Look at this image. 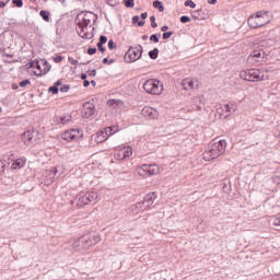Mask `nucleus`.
<instances>
[{
  "mask_svg": "<svg viewBox=\"0 0 280 280\" xmlns=\"http://www.w3.org/2000/svg\"><path fill=\"white\" fill-rule=\"evenodd\" d=\"M97 21V15L91 11L85 13H80L77 16V32L81 38H85L86 40H91L95 34L93 33L95 27H93L92 23Z\"/></svg>",
  "mask_w": 280,
  "mask_h": 280,
  "instance_id": "f257e3e1",
  "label": "nucleus"
},
{
  "mask_svg": "<svg viewBox=\"0 0 280 280\" xmlns=\"http://www.w3.org/2000/svg\"><path fill=\"white\" fill-rule=\"evenodd\" d=\"M241 80L246 82H264L270 79V72L266 68H252L240 72Z\"/></svg>",
  "mask_w": 280,
  "mask_h": 280,
  "instance_id": "f03ea898",
  "label": "nucleus"
},
{
  "mask_svg": "<svg viewBox=\"0 0 280 280\" xmlns=\"http://www.w3.org/2000/svg\"><path fill=\"white\" fill-rule=\"evenodd\" d=\"M226 152V140L214 139L208 149L203 152L205 161H213V159H219Z\"/></svg>",
  "mask_w": 280,
  "mask_h": 280,
  "instance_id": "7ed1b4c3",
  "label": "nucleus"
},
{
  "mask_svg": "<svg viewBox=\"0 0 280 280\" xmlns=\"http://www.w3.org/2000/svg\"><path fill=\"white\" fill-rule=\"evenodd\" d=\"M247 23L252 30H259V27L270 23V15L268 11H258L255 15L248 18Z\"/></svg>",
  "mask_w": 280,
  "mask_h": 280,
  "instance_id": "20e7f679",
  "label": "nucleus"
},
{
  "mask_svg": "<svg viewBox=\"0 0 280 280\" xmlns=\"http://www.w3.org/2000/svg\"><path fill=\"white\" fill-rule=\"evenodd\" d=\"M143 90L149 95H161L163 93V83L156 79H149L144 82Z\"/></svg>",
  "mask_w": 280,
  "mask_h": 280,
  "instance_id": "39448f33",
  "label": "nucleus"
},
{
  "mask_svg": "<svg viewBox=\"0 0 280 280\" xmlns=\"http://www.w3.org/2000/svg\"><path fill=\"white\" fill-rule=\"evenodd\" d=\"M161 172V168L156 164H143L136 168V174L142 176V178H148V176H156Z\"/></svg>",
  "mask_w": 280,
  "mask_h": 280,
  "instance_id": "423d86ee",
  "label": "nucleus"
},
{
  "mask_svg": "<svg viewBox=\"0 0 280 280\" xmlns=\"http://www.w3.org/2000/svg\"><path fill=\"white\" fill-rule=\"evenodd\" d=\"M142 54H143L142 45L130 47L125 55V60H128V62H137V60L141 59Z\"/></svg>",
  "mask_w": 280,
  "mask_h": 280,
  "instance_id": "0eeeda50",
  "label": "nucleus"
},
{
  "mask_svg": "<svg viewBox=\"0 0 280 280\" xmlns=\"http://www.w3.org/2000/svg\"><path fill=\"white\" fill-rule=\"evenodd\" d=\"M267 55L266 51L262 49H257L250 52V55L247 57V62L249 65H259L260 62H266Z\"/></svg>",
  "mask_w": 280,
  "mask_h": 280,
  "instance_id": "6e6552de",
  "label": "nucleus"
},
{
  "mask_svg": "<svg viewBox=\"0 0 280 280\" xmlns=\"http://www.w3.org/2000/svg\"><path fill=\"white\" fill-rule=\"evenodd\" d=\"M97 198L98 196L95 191L82 192L79 195L78 205L80 207H84L86 205H91V202H97Z\"/></svg>",
  "mask_w": 280,
  "mask_h": 280,
  "instance_id": "1a4fd4ad",
  "label": "nucleus"
},
{
  "mask_svg": "<svg viewBox=\"0 0 280 280\" xmlns=\"http://www.w3.org/2000/svg\"><path fill=\"white\" fill-rule=\"evenodd\" d=\"M31 67H34V69H36L34 71L35 75H45V73H48V71H50L51 69V66L45 59L32 62Z\"/></svg>",
  "mask_w": 280,
  "mask_h": 280,
  "instance_id": "9d476101",
  "label": "nucleus"
},
{
  "mask_svg": "<svg viewBox=\"0 0 280 280\" xmlns=\"http://www.w3.org/2000/svg\"><path fill=\"white\" fill-rule=\"evenodd\" d=\"M132 155V147H124L115 155L116 161H126Z\"/></svg>",
  "mask_w": 280,
  "mask_h": 280,
  "instance_id": "9b49d317",
  "label": "nucleus"
},
{
  "mask_svg": "<svg viewBox=\"0 0 280 280\" xmlns=\"http://www.w3.org/2000/svg\"><path fill=\"white\" fill-rule=\"evenodd\" d=\"M182 86L185 91H194V89H200V82L187 78L182 81Z\"/></svg>",
  "mask_w": 280,
  "mask_h": 280,
  "instance_id": "f8f14e48",
  "label": "nucleus"
},
{
  "mask_svg": "<svg viewBox=\"0 0 280 280\" xmlns=\"http://www.w3.org/2000/svg\"><path fill=\"white\" fill-rule=\"evenodd\" d=\"M143 117H149V119H159V112L150 106H145L141 110Z\"/></svg>",
  "mask_w": 280,
  "mask_h": 280,
  "instance_id": "ddd939ff",
  "label": "nucleus"
},
{
  "mask_svg": "<svg viewBox=\"0 0 280 280\" xmlns=\"http://www.w3.org/2000/svg\"><path fill=\"white\" fill-rule=\"evenodd\" d=\"M94 114H95V105H93V103L88 102L83 104L82 115L85 119H89V117H93Z\"/></svg>",
  "mask_w": 280,
  "mask_h": 280,
  "instance_id": "4468645a",
  "label": "nucleus"
},
{
  "mask_svg": "<svg viewBox=\"0 0 280 280\" xmlns=\"http://www.w3.org/2000/svg\"><path fill=\"white\" fill-rule=\"evenodd\" d=\"M132 213H143V211L150 210L147 208L144 201H140L130 207Z\"/></svg>",
  "mask_w": 280,
  "mask_h": 280,
  "instance_id": "2eb2a0df",
  "label": "nucleus"
},
{
  "mask_svg": "<svg viewBox=\"0 0 280 280\" xmlns=\"http://www.w3.org/2000/svg\"><path fill=\"white\" fill-rule=\"evenodd\" d=\"M72 248L77 253H82V250H88L86 245L84 244V241H82V236L73 242Z\"/></svg>",
  "mask_w": 280,
  "mask_h": 280,
  "instance_id": "dca6fc26",
  "label": "nucleus"
},
{
  "mask_svg": "<svg viewBox=\"0 0 280 280\" xmlns=\"http://www.w3.org/2000/svg\"><path fill=\"white\" fill-rule=\"evenodd\" d=\"M154 200H156V194L149 192L148 195H145V197L142 200V202H144L147 208L150 209V207H152V205H154Z\"/></svg>",
  "mask_w": 280,
  "mask_h": 280,
  "instance_id": "f3484780",
  "label": "nucleus"
},
{
  "mask_svg": "<svg viewBox=\"0 0 280 280\" xmlns=\"http://www.w3.org/2000/svg\"><path fill=\"white\" fill-rule=\"evenodd\" d=\"M57 174H58V168L57 167L50 168L49 174L46 175V184L51 185V183H54L56 180V175Z\"/></svg>",
  "mask_w": 280,
  "mask_h": 280,
  "instance_id": "a211bd4d",
  "label": "nucleus"
},
{
  "mask_svg": "<svg viewBox=\"0 0 280 280\" xmlns=\"http://www.w3.org/2000/svg\"><path fill=\"white\" fill-rule=\"evenodd\" d=\"M9 159L10 158L8 155L0 156V174H3V172H5V167L10 165Z\"/></svg>",
  "mask_w": 280,
  "mask_h": 280,
  "instance_id": "6ab92c4d",
  "label": "nucleus"
},
{
  "mask_svg": "<svg viewBox=\"0 0 280 280\" xmlns=\"http://www.w3.org/2000/svg\"><path fill=\"white\" fill-rule=\"evenodd\" d=\"M61 139H63L65 141H73V139H75V129L63 132Z\"/></svg>",
  "mask_w": 280,
  "mask_h": 280,
  "instance_id": "aec40b11",
  "label": "nucleus"
},
{
  "mask_svg": "<svg viewBox=\"0 0 280 280\" xmlns=\"http://www.w3.org/2000/svg\"><path fill=\"white\" fill-rule=\"evenodd\" d=\"M32 139H34V133L32 131H26L22 136V141L25 145H30V143H32Z\"/></svg>",
  "mask_w": 280,
  "mask_h": 280,
  "instance_id": "412c9836",
  "label": "nucleus"
},
{
  "mask_svg": "<svg viewBox=\"0 0 280 280\" xmlns=\"http://www.w3.org/2000/svg\"><path fill=\"white\" fill-rule=\"evenodd\" d=\"M106 139H108L105 133L103 132V130L98 131L95 136H94V141L96 143H104V141H106Z\"/></svg>",
  "mask_w": 280,
  "mask_h": 280,
  "instance_id": "4be33fe9",
  "label": "nucleus"
},
{
  "mask_svg": "<svg viewBox=\"0 0 280 280\" xmlns=\"http://www.w3.org/2000/svg\"><path fill=\"white\" fill-rule=\"evenodd\" d=\"M221 110L223 113V117H230L232 110H233V105L225 104L221 106Z\"/></svg>",
  "mask_w": 280,
  "mask_h": 280,
  "instance_id": "5701e85b",
  "label": "nucleus"
},
{
  "mask_svg": "<svg viewBox=\"0 0 280 280\" xmlns=\"http://www.w3.org/2000/svg\"><path fill=\"white\" fill-rule=\"evenodd\" d=\"M107 106H112V108H119V106H124V102L120 100H108Z\"/></svg>",
  "mask_w": 280,
  "mask_h": 280,
  "instance_id": "b1692460",
  "label": "nucleus"
},
{
  "mask_svg": "<svg viewBox=\"0 0 280 280\" xmlns=\"http://www.w3.org/2000/svg\"><path fill=\"white\" fill-rule=\"evenodd\" d=\"M24 166H25V160L23 159H16L12 164L13 170H21V167H24Z\"/></svg>",
  "mask_w": 280,
  "mask_h": 280,
  "instance_id": "393cba45",
  "label": "nucleus"
},
{
  "mask_svg": "<svg viewBox=\"0 0 280 280\" xmlns=\"http://www.w3.org/2000/svg\"><path fill=\"white\" fill-rule=\"evenodd\" d=\"M89 238L92 246H95V244H100V242H102V236H100V234L89 235Z\"/></svg>",
  "mask_w": 280,
  "mask_h": 280,
  "instance_id": "a878e982",
  "label": "nucleus"
},
{
  "mask_svg": "<svg viewBox=\"0 0 280 280\" xmlns=\"http://www.w3.org/2000/svg\"><path fill=\"white\" fill-rule=\"evenodd\" d=\"M269 223L271 224V226H276V229L280 231V217H271Z\"/></svg>",
  "mask_w": 280,
  "mask_h": 280,
  "instance_id": "bb28decb",
  "label": "nucleus"
},
{
  "mask_svg": "<svg viewBox=\"0 0 280 280\" xmlns=\"http://www.w3.org/2000/svg\"><path fill=\"white\" fill-rule=\"evenodd\" d=\"M71 121V116L70 115H63L57 118V124H69Z\"/></svg>",
  "mask_w": 280,
  "mask_h": 280,
  "instance_id": "cd10ccee",
  "label": "nucleus"
},
{
  "mask_svg": "<svg viewBox=\"0 0 280 280\" xmlns=\"http://www.w3.org/2000/svg\"><path fill=\"white\" fill-rule=\"evenodd\" d=\"M81 240L83 241V244H85V248H91V246H93V243H91V238L89 237V235H83L81 236Z\"/></svg>",
  "mask_w": 280,
  "mask_h": 280,
  "instance_id": "c85d7f7f",
  "label": "nucleus"
},
{
  "mask_svg": "<svg viewBox=\"0 0 280 280\" xmlns=\"http://www.w3.org/2000/svg\"><path fill=\"white\" fill-rule=\"evenodd\" d=\"M153 8H155L156 10H159V12H163L165 10V7H163V2L160 0H155L153 2Z\"/></svg>",
  "mask_w": 280,
  "mask_h": 280,
  "instance_id": "c756f323",
  "label": "nucleus"
},
{
  "mask_svg": "<svg viewBox=\"0 0 280 280\" xmlns=\"http://www.w3.org/2000/svg\"><path fill=\"white\" fill-rule=\"evenodd\" d=\"M39 15L42 16V19H43L46 23H49V16H50L49 11L42 10V11L39 12Z\"/></svg>",
  "mask_w": 280,
  "mask_h": 280,
  "instance_id": "7c9ffc66",
  "label": "nucleus"
},
{
  "mask_svg": "<svg viewBox=\"0 0 280 280\" xmlns=\"http://www.w3.org/2000/svg\"><path fill=\"white\" fill-rule=\"evenodd\" d=\"M149 57L151 60H156V58H159V48H154L153 50L149 51Z\"/></svg>",
  "mask_w": 280,
  "mask_h": 280,
  "instance_id": "2f4dec72",
  "label": "nucleus"
},
{
  "mask_svg": "<svg viewBox=\"0 0 280 280\" xmlns=\"http://www.w3.org/2000/svg\"><path fill=\"white\" fill-rule=\"evenodd\" d=\"M104 135L106 136V138L108 139L109 137H112L113 135V129H110L109 127H106L104 130H103Z\"/></svg>",
  "mask_w": 280,
  "mask_h": 280,
  "instance_id": "473e14b6",
  "label": "nucleus"
},
{
  "mask_svg": "<svg viewBox=\"0 0 280 280\" xmlns=\"http://www.w3.org/2000/svg\"><path fill=\"white\" fill-rule=\"evenodd\" d=\"M127 8H135V0H124Z\"/></svg>",
  "mask_w": 280,
  "mask_h": 280,
  "instance_id": "72a5a7b5",
  "label": "nucleus"
},
{
  "mask_svg": "<svg viewBox=\"0 0 280 280\" xmlns=\"http://www.w3.org/2000/svg\"><path fill=\"white\" fill-rule=\"evenodd\" d=\"M27 84H32V82L30 81V79H26L24 81H21L19 83V86H21L22 89H25V86H27Z\"/></svg>",
  "mask_w": 280,
  "mask_h": 280,
  "instance_id": "f704fd0d",
  "label": "nucleus"
},
{
  "mask_svg": "<svg viewBox=\"0 0 280 280\" xmlns=\"http://www.w3.org/2000/svg\"><path fill=\"white\" fill-rule=\"evenodd\" d=\"M107 42H108V37H106L105 35H102V36L100 37L98 44H100V45H106Z\"/></svg>",
  "mask_w": 280,
  "mask_h": 280,
  "instance_id": "c9c22d12",
  "label": "nucleus"
},
{
  "mask_svg": "<svg viewBox=\"0 0 280 280\" xmlns=\"http://www.w3.org/2000/svg\"><path fill=\"white\" fill-rule=\"evenodd\" d=\"M108 49H117V45L113 39L108 40Z\"/></svg>",
  "mask_w": 280,
  "mask_h": 280,
  "instance_id": "e433bc0d",
  "label": "nucleus"
},
{
  "mask_svg": "<svg viewBox=\"0 0 280 280\" xmlns=\"http://www.w3.org/2000/svg\"><path fill=\"white\" fill-rule=\"evenodd\" d=\"M185 5H186V8H187V7H189V8H196L195 2H194V1H191V0H187V1H185Z\"/></svg>",
  "mask_w": 280,
  "mask_h": 280,
  "instance_id": "4c0bfd02",
  "label": "nucleus"
},
{
  "mask_svg": "<svg viewBox=\"0 0 280 280\" xmlns=\"http://www.w3.org/2000/svg\"><path fill=\"white\" fill-rule=\"evenodd\" d=\"M49 93H52V95H56L58 93V88L56 85L49 88Z\"/></svg>",
  "mask_w": 280,
  "mask_h": 280,
  "instance_id": "58836bf2",
  "label": "nucleus"
},
{
  "mask_svg": "<svg viewBox=\"0 0 280 280\" xmlns=\"http://www.w3.org/2000/svg\"><path fill=\"white\" fill-rule=\"evenodd\" d=\"M189 21H191V19L189 16H187V15H183L180 18V23H189Z\"/></svg>",
  "mask_w": 280,
  "mask_h": 280,
  "instance_id": "ea45409f",
  "label": "nucleus"
},
{
  "mask_svg": "<svg viewBox=\"0 0 280 280\" xmlns=\"http://www.w3.org/2000/svg\"><path fill=\"white\" fill-rule=\"evenodd\" d=\"M173 34H174L173 32H165V33H163V35H162L163 39L167 40V38H170Z\"/></svg>",
  "mask_w": 280,
  "mask_h": 280,
  "instance_id": "a19ab883",
  "label": "nucleus"
},
{
  "mask_svg": "<svg viewBox=\"0 0 280 280\" xmlns=\"http://www.w3.org/2000/svg\"><path fill=\"white\" fill-rule=\"evenodd\" d=\"M13 3L16 8H23V0H13Z\"/></svg>",
  "mask_w": 280,
  "mask_h": 280,
  "instance_id": "79ce46f5",
  "label": "nucleus"
},
{
  "mask_svg": "<svg viewBox=\"0 0 280 280\" xmlns=\"http://www.w3.org/2000/svg\"><path fill=\"white\" fill-rule=\"evenodd\" d=\"M150 40H152L153 43H159V36L156 34H153L150 36Z\"/></svg>",
  "mask_w": 280,
  "mask_h": 280,
  "instance_id": "37998d69",
  "label": "nucleus"
},
{
  "mask_svg": "<svg viewBox=\"0 0 280 280\" xmlns=\"http://www.w3.org/2000/svg\"><path fill=\"white\" fill-rule=\"evenodd\" d=\"M68 61L70 62V65H73L74 67L78 66V60L73 59V57H69Z\"/></svg>",
  "mask_w": 280,
  "mask_h": 280,
  "instance_id": "c03bdc74",
  "label": "nucleus"
},
{
  "mask_svg": "<svg viewBox=\"0 0 280 280\" xmlns=\"http://www.w3.org/2000/svg\"><path fill=\"white\" fill-rule=\"evenodd\" d=\"M69 91V85H61L60 86V92L61 93H67Z\"/></svg>",
  "mask_w": 280,
  "mask_h": 280,
  "instance_id": "a18cd8bd",
  "label": "nucleus"
},
{
  "mask_svg": "<svg viewBox=\"0 0 280 280\" xmlns=\"http://www.w3.org/2000/svg\"><path fill=\"white\" fill-rule=\"evenodd\" d=\"M97 49H98V51H102V54H104V51H106L104 44H97Z\"/></svg>",
  "mask_w": 280,
  "mask_h": 280,
  "instance_id": "49530a36",
  "label": "nucleus"
},
{
  "mask_svg": "<svg viewBox=\"0 0 280 280\" xmlns=\"http://www.w3.org/2000/svg\"><path fill=\"white\" fill-rule=\"evenodd\" d=\"M61 60H63V58H62L61 55H56V56L54 57V61H55V62H60Z\"/></svg>",
  "mask_w": 280,
  "mask_h": 280,
  "instance_id": "de8ad7c7",
  "label": "nucleus"
},
{
  "mask_svg": "<svg viewBox=\"0 0 280 280\" xmlns=\"http://www.w3.org/2000/svg\"><path fill=\"white\" fill-rule=\"evenodd\" d=\"M97 52V48H89L88 49V54L90 55V56H93V54H96Z\"/></svg>",
  "mask_w": 280,
  "mask_h": 280,
  "instance_id": "09e8293b",
  "label": "nucleus"
},
{
  "mask_svg": "<svg viewBox=\"0 0 280 280\" xmlns=\"http://www.w3.org/2000/svg\"><path fill=\"white\" fill-rule=\"evenodd\" d=\"M271 180H272L273 183H277L278 185H279V183H280L279 176H273V177L271 178Z\"/></svg>",
  "mask_w": 280,
  "mask_h": 280,
  "instance_id": "8fccbe9b",
  "label": "nucleus"
},
{
  "mask_svg": "<svg viewBox=\"0 0 280 280\" xmlns=\"http://www.w3.org/2000/svg\"><path fill=\"white\" fill-rule=\"evenodd\" d=\"M89 75H91L92 78H95V75H97V71L96 70H91L89 72Z\"/></svg>",
  "mask_w": 280,
  "mask_h": 280,
  "instance_id": "3c124183",
  "label": "nucleus"
},
{
  "mask_svg": "<svg viewBox=\"0 0 280 280\" xmlns=\"http://www.w3.org/2000/svg\"><path fill=\"white\" fill-rule=\"evenodd\" d=\"M112 129L113 135L119 130L117 126L109 127Z\"/></svg>",
  "mask_w": 280,
  "mask_h": 280,
  "instance_id": "603ef678",
  "label": "nucleus"
},
{
  "mask_svg": "<svg viewBox=\"0 0 280 280\" xmlns=\"http://www.w3.org/2000/svg\"><path fill=\"white\" fill-rule=\"evenodd\" d=\"M132 23H139V16L138 15H135L132 18Z\"/></svg>",
  "mask_w": 280,
  "mask_h": 280,
  "instance_id": "864d4df0",
  "label": "nucleus"
},
{
  "mask_svg": "<svg viewBox=\"0 0 280 280\" xmlns=\"http://www.w3.org/2000/svg\"><path fill=\"white\" fill-rule=\"evenodd\" d=\"M208 3H210V5H215L218 3V0H208Z\"/></svg>",
  "mask_w": 280,
  "mask_h": 280,
  "instance_id": "5fc2aeb1",
  "label": "nucleus"
},
{
  "mask_svg": "<svg viewBox=\"0 0 280 280\" xmlns=\"http://www.w3.org/2000/svg\"><path fill=\"white\" fill-rule=\"evenodd\" d=\"M91 85V82L90 81H88V80H85L84 82H83V86H90Z\"/></svg>",
  "mask_w": 280,
  "mask_h": 280,
  "instance_id": "6e6d98bb",
  "label": "nucleus"
},
{
  "mask_svg": "<svg viewBox=\"0 0 280 280\" xmlns=\"http://www.w3.org/2000/svg\"><path fill=\"white\" fill-rule=\"evenodd\" d=\"M167 30H170V26H162V27H161V31H162V32H167Z\"/></svg>",
  "mask_w": 280,
  "mask_h": 280,
  "instance_id": "4d7b16f0",
  "label": "nucleus"
},
{
  "mask_svg": "<svg viewBox=\"0 0 280 280\" xmlns=\"http://www.w3.org/2000/svg\"><path fill=\"white\" fill-rule=\"evenodd\" d=\"M115 0H106V3H107V5H115L113 2H114Z\"/></svg>",
  "mask_w": 280,
  "mask_h": 280,
  "instance_id": "13d9d810",
  "label": "nucleus"
},
{
  "mask_svg": "<svg viewBox=\"0 0 280 280\" xmlns=\"http://www.w3.org/2000/svg\"><path fill=\"white\" fill-rule=\"evenodd\" d=\"M141 19H142V20L148 19V13H141Z\"/></svg>",
  "mask_w": 280,
  "mask_h": 280,
  "instance_id": "bf43d9fd",
  "label": "nucleus"
},
{
  "mask_svg": "<svg viewBox=\"0 0 280 280\" xmlns=\"http://www.w3.org/2000/svg\"><path fill=\"white\" fill-rule=\"evenodd\" d=\"M5 5H8V2L5 1V2H0V8H5Z\"/></svg>",
  "mask_w": 280,
  "mask_h": 280,
  "instance_id": "052dcab7",
  "label": "nucleus"
},
{
  "mask_svg": "<svg viewBox=\"0 0 280 280\" xmlns=\"http://www.w3.org/2000/svg\"><path fill=\"white\" fill-rule=\"evenodd\" d=\"M143 25H145V22H143V21L138 22L139 27H143Z\"/></svg>",
  "mask_w": 280,
  "mask_h": 280,
  "instance_id": "680f3d73",
  "label": "nucleus"
},
{
  "mask_svg": "<svg viewBox=\"0 0 280 280\" xmlns=\"http://www.w3.org/2000/svg\"><path fill=\"white\" fill-rule=\"evenodd\" d=\"M151 26H152L153 28L159 27V25L156 24V22H151Z\"/></svg>",
  "mask_w": 280,
  "mask_h": 280,
  "instance_id": "e2e57ef3",
  "label": "nucleus"
},
{
  "mask_svg": "<svg viewBox=\"0 0 280 280\" xmlns=\"http://www.w3.org/2000/svg\"><path fill=\"white\" fill-rule=\"evenodd\" d=\"M150 21H151V23H154V22H156V18H155L154 15H152V16L150 18Z\"/></svg>",
  "mask_w": 280,
  "mask_h": 280,
  "instance_id": "0e129e2a",
  "label": "nucleus"
},
{
  "mask_svg": "<svg viewBox=\"0 0 280 280\" xmlns=\"http://www.w3.org/2000/svg\"><path fill=\"white\" fill-rule=\"evenodd\" d=\"M81 80H84V81L86 80V74L85 73L81 74Z\"/></svg>",
  "mask_w": 280,
  "mask_h": 280,
  "instance_id": "69168bd1",
  "label": "nucleus"
},
{
  "mask_svg": "<svg viewBox=\"0 0 280 280\" xmlns=\"http://www.w3.org/2000/svg\"><path fill=\"white\" fill-rule=\"evenodd\" d=\"M16 89H19V85H18V84H13V85H12V90H13V91H16Z\"/></svg>",
  "mask_w": 280,
  "mask_h": 280,
  "instance_id": "338daca9",
  "label": "nucleus"
},
{
  "mask_svg": "<svg viewBox=\"0 0 280 280\" xmlns=\"http://www.w3.org/2000/svg\"><path fill=\"white\" fill-rule=\"evenodd\" d=\"M142 40H148V35H143Z\"/></svg>",
  "mask_w": 280,
  "mask_h": 280,
  "instance_id": "774afa93",
  "label": "nucleus"
}]
</instances>
